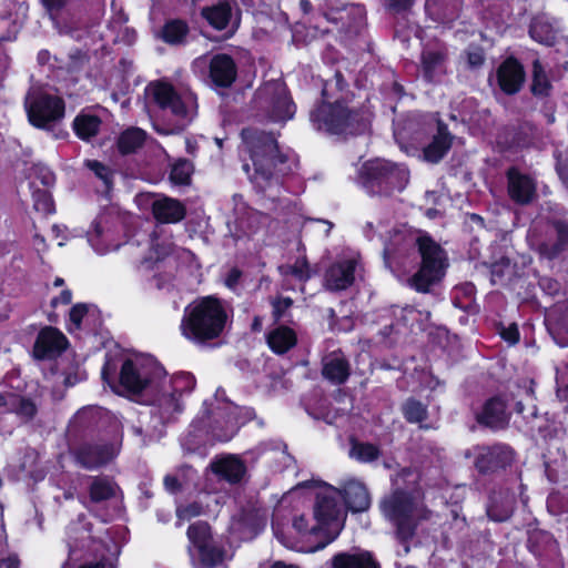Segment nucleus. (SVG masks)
<instances>
[{"label":"nucleus","instance_id":"1","mask_svg":"<svg viewBox=\"0 0 568 568\" xmlns=\"http://www.w3.org/2000/svg\"><path fill=\"white\" fill-rule=\"evenodd\" d=\"M305 488L315 489L312 515H295L287 534L280 530L276 524H273V529L288 547L300 551L315 552L324 549L338 537L345 524L346 510L338 503L342 493L321 481L297 485L283 496L281 503H290Z\"/></svg>","mask_w":568,"mask_h":568},{"label":"nucleus","instance_id":"2","mask_svg":"<svg viewBox=\"0 0 568 568\" xmlns=\"http://www.w3.org/2000/svg\"><path fill=\"white\" fill-rule=\"evenodd\" d=\"M354 97L343 72L336 70L323 81L321 97L310 111L314 130L341 140L364 134L371 125V114L363 106H351Z\"/></svg>","mask_w":568,"mask_h":568},{"label":"nucleus","instance_id":"3","mask_svg":"<svg viewBox=\"0 0 568 568\" xmlns=\"http://www.w3.org/2000/svg\"><path fill=\"white\" fill-rule=\"evenodd\" d=\"M241 138L242 152L251 161L243 163V170L257 192H265L290 173L288 156L273 132L248 126L242 129Z\"/></svg>","mask_w":568,"mask_h":568},{"label":"nucleus","instance_id":"4","mask_svg":"<svg viewBox=\"0 0 568 568\" xmlns=\"http://www.w3.org/2000/svg\"><path fill=\"white\" fill-rule=\"evenodd\" d=\"M229 314L224 302L215 295L195 298L184 310L183 335L199 344L220 338L227 325Z\"/></svg>","mask_w":568,"mask_h":568},{"label":"nucleus","instance_id":"5","mask_svg":"<svg viewBox=\"0 0 568 568\" xmlns=\"http://www.w3.org/2000/svg\"><path fill=\"white\" fill-rule=\"evenodd\" d=\"M419 476L416 471L404 469L394 480L396 490L381 504L384 516L397 527V534L406 539L412 536L416 523L423 517L420 494L414 490H403L402 484L414 485Z\"/></svg>","mask_w":568,"mask_h":568},{"label":"nucleus","instance_id":"6","mask_svg":"<svg viewBox=\"0 0 568 568\" xmlns=\"http://www.w3.org/2000/svg\"><path fill=\"white\" fill-rule=\"evenodd\" d=\"M415 244L420 263L408 284L418 293H429L446 275L447 253L428 233L417 236Z\"/></svg>","mask_w":568,"mask_h":568},{"label":"nucleus","instance_id":"7","mask_svg":"<svg viewBox=\"0 0 568 568\" xmlns=\"http://www.w3.org/2000/svg\"><path fill=\"white\" fill-rule=\"evenodd\" d=\"M358 180L369 195L389 196L402 192L409 180V172L402 165L375 159L364 162L358 171Z\"/></svg>","mask_w":568,"mask_h":568},{"label":"nucleus","instance_id":"8","mask_svg":"<svg viewBox=\"0 0 568 568\" xmlns=\"http://www.w3.org/2000/svg\"><path fill=\"white\" fill-rule=\"evenodd\" d=\"M258 111L273 123H286L296 113V104L282 79L266 81L255 93Z\"/></svg>","mask_w":568,"mask_h":568},{"label":"nucleus","instance_id":"9","mask_svg":"<svg viewBox=\"0 0 568 568\" xmlns=\"http://www.w3.org/2000/svg\"><path fill=\"white\" fill-rule=\"evenodd\" d=\"M189 552L192 560L202 567H212L222 560V551L211 536L210 527L196 523L187 530Z\"/></svg>","mask_w":568,"mask_h":568},{"label":"nucleus","instance_id":"10","mask_svg":"<svg viewBox=\"0 0 568 568\" xmlns=\"http://www.w3.org/2000/svg\"><path fill=\"white\" fill-rule=\"evenodd\" d=\"M162 367L152 361L128 359L120 373V383L126 390H143L156 387V379L163 376Z\"/></svg>","mask_w":568,"mask_h":568},{"label":"nucleus","instance_id":"11","mask_svg":"<svg viewBox=\"0 0 568 568\" xmlns=\"http://www.w3.org/2000/svg\"><path fill=\"white\" fill-rule=\"evenodd\" d=\"M29 121L38 128H47L64 115V104L61 99L42 91H32L26 101Z\"/></svg>","mask_w":568,"mask_h":568},{"label":"nucleus","instance_id":"12","mask_svg":"<svg viewBox=\"0 0 568 568\" xmlns=\"http://www.w3.org/2000/svg\"><path fill=\"white\" fill-rule=\"evenodd\" d=\"M471 458L474 466L480 473H493L509 466L514 460V452L505 445L475 446L465 454Z\"/></svg>","mask_w":568,"mask_h":568},{"label":"nucleus","instance_id":"13","mask_svg":"<svg viewBox=\"0 0 568 568\" xmlns=\"http://www.w3.org/2000/svg\"><path fill=\"white\" fill-rule=\"evenodd\" d=\"M113 432L122 439V425L113 422ZM121 440L118 444L83 445L77 453L78 463L87 469H95L110 463L120 452Z\"/></svg>","mask_w":568,"mask_h":568},{"label":"nucleus","instance_id":"14","mask_svg":"<svg viewBox=\"0 0 568 568\" xmlns=\"http://www.w3.org/2000/svg\"><path fill=\"white\" fill-rule=\"evenodd\" d=\"M496 80L500 91L507 95L517 94L526 81L523 63L514 55L501 61L496 70Z\"/></svg>","mask_w":568,"mask_h":568},{"label":"nucleus","instance_id":"15","mask_svg":"<svg viewBox=\"0 0 568 568\" xmlns=\"http://www.w3.org/2000/svg\"><path fill=\"white\" fill-rule=\"evenodd\" d=\"M507 192L513 202L519 205L529 204L536 195V183L528 174L521 173L517 166L506 171Z\"/></svg>","mask_w":568,"mask_h":568},{"label":"nucleus","instance_id":"16","mask_svg":"<svg viewBox=\"0 0 568 568\" xmlns=\"http://www.w3.org/2000/svg\"><path fill=\"white\" fill-rule=\"evenodd\" d=\"M357 262L344 258L331 264L324 274V286L331 292L347 290L355 282Z\"/></svg>","mask_w":568,"mask_h":568},{"label":"nucleus","instance_id":"17","mask_svg":"<svg viewBox=\"0 0 568 568\" xmlns=\"http://www.w3.org/2000/svg\"><path fill=\"white\" fill-rule=\"evenodd\" d=\"M236 77L237 65L230 54L216 53L211 58L209 78L215 87L227 89L235 82Z\"/></svg>","mask_w":568,"mask_h":568},{"label":"nucleus","instance_id":"18","mask_svg":"<svg viewBox=\"0 0 568 568\" xmlns=\"http://www.w3.org/2000/svg\"><path fill=\"white\" fill-rule=\"evenodd\" d=\"M67 346L68 339L60 331L54 327H45L37 337L33 355L38 359H43L61 353Z\"/></svg>","mask_w":568,"mask_h":568},{"label":"nucleus","instance_id":"19","mask_svg":"<svg viewBox=\"0 0 568 568\" xmlns=\"http://www.w3.org/2000/svg\"><path fill=\"white\" fill-rule=\"evenodd\" d=\"M454 135L449 132L448 125L437 121V130L430 142L423 149L424 159L429 163L440 162L453 145Z\"/></svg>","mask_w":568,"mask_h":568},{"label":"nucleus","instance_id":"20","mask_svg":"<svg viewBox=\"0 0 568 568\" xmlns=\"http://www.w3.org/2000/svg\"><path fill=\"white\" fill-rule=\"evenodd\" d=\"M351 365L342 353H332L322 361V376L332 385L339 386L348 379Z\"/></svg>","mask_w":568,"mask_h":568},{"label":"nucleus","instance_id":"21","mask_svg":"<svg viewBox=\"0 0 568 568\" xmlns=\"http://www.w3.org/2000/svg\"><path fill=\"white\" fill-rule=\"evenodd\" d=\"M448 51L446 48L437 50H423L420 53V67L423 78L426 82H434L437 75L446 73Z\"/></svg>","mask_w":568,"mask_h":568},{"label":"nucleus","instance_id":"22","mask_svg":"<svg viewBox=\"0 0 568 568\" xmlns=\"http://www.w3.org/2000/svg\"><path fill=\"white\" fill-rule=\"evenodd\" d=\"M297 334L286 324H281L266 334V344L276 355H284L297 345Z\"/></svg>","mask_w":568,"mask_h":568},{"label":"nucleus","instance_id":"23","mask_svg":"<svg viewBox=\"0 0 568 568\" xmlns=\"http://www.w3.org/2000/svg\"><path fill=\"white\" fill-rule=\"evenodd\" d=\"M212 471L229 483L240 481L245 474V465L234 455H223L216 457L211 463Z\"/></svg>","mask_w":568,"mask_h":568},{"label":"nucleus","instance_id":"24","mask_svg":"<svg viewBox=\"0 0 568 568\" xmlns=\"http://www.w3.org/2000/svg\"><path fill=\"white\" fill-rule=\"evenodd\" d=\"M550 225L556 232V240L554 242H542L539 251L547 258L555 260L568 251V222L555 219L550 221Z\"/></svg>","mask_w":568,"mask_h":568},{"label":"nucleus","instance_id":"25","mask_svg":"<svg viewBox=\"0 0 568 568\" xmlns=\"http://www.w3.org/2000/svg\"><path fill=\"white\" fill-rule=\"evenodd\" d=\"M235 0H222L212 8H206L201 18L214 30H226L233 20Z\"/></svg>","mask_w":568,"mask_h":568},{"label":"nucleus","instance_id":"26","mask_svg":"<svg viewBox=\"0 0 568 568\" xmlns=\"http://www.w3.org/2000/svg\"><path fill=\"white\" fill-rule=\"evenodd\" d=\"M509 414L504 399L496 396L488 400L478 414V422L493 428L503 427L508 422Z\"/></svg>","mask_w":568,"mask_h":568},{"label":"nucleus","instance_id":"27","mask_svg":"<svg viewBox=\"0 0 568 568\" xmlns=\"http://www.w3.org/2000/svg\"><path fill=\"white\" fill-rule=\"evenodd\" d=\"M345 504L352 511H364L371 505V496L363 483L349 479L344 485Z\"/></svg>","mask_w":568,"mask_h":568},{"label":"nucleus","instance_id":"28","mask_svg":"<svg viewBox=\"0 0 568 568\" xmlns=\"http://www.w3.org/2000/svg\"><path fill=\"white\" fill-rule=\"evenodd\" d=\"M554 85L539 59H535L531 64L530 92L537 99L549 98Z\"/></svg>","mask_w":568,"mask_h":568},{"label":"nucleus","instance_id":"29","mask_svg":"<svg viewBox=\"0 0 568 568\" xmlns=\"http://www.w3.org/2000/svg\"><path fill=\"white\" fill-rule=\"evenodd\" d=\"M146 93L161 109H170L173 113L176 112V94L172 84L165 81L152 82L148 85Z\"/></svg>","mask_w":568,"mask_h":568},{"label":"nucleus","instance_id":"30","mask_svg":"<svg viewBox=\"0 0 568 568\" xmlns=\"http://www.w3.org/2000/svg\"><path fill=\"white\" fill-rule=\"evenodd\" d=\"M528 33L534 41L548 47H552L557 40L556 30L545 17L532 18Z\"/></svg>","mask_w":568,"mask_h":568},{"label":"nucleus","instance_id":"31","mask_svg":"<svg viewBox=\"0 0 568 568\" xmlns=\"http://www.w3.org/2000/svg\"><path fill=\"white\" fill-rule=\"evenodd\" d=\"M324 18L327 21H332L336 26H338V22H341L342 26L337 27V31L339 33H344L348 38L359 34L365 20L364 14L361 13L356 17H351L349 12L341 13L338 18L334 19H331L327 13H324Z\"/></svg>","mask_w":568,"mask_h":568},{"label":"nucleus","instance_id":"32","mask_svg":"<svg viewBox=\"0 0 568 568\" xmlns=\"http://www.w3.org/2000/svg\"><path fill=\"white\" fill-rule=\"evenodd\" d=\"M334 568H377L368 552L338 554L333 560Z\"/></svg>","mask_w":568,"mask_h":568},{"label":"nucleus","instance_id":"33","mask_svg":"<svg viewBox=\"0 0 568 568\" xmlns=\"http://www.w3.org/2000/svg\"><path fill=\"white\" fill-rule=\"evenodd\" d=\"M294 301L290 296H276L271 301L272 318L274 324L293 323V315L291 308Z\"/></svg>","mask_w":568,"mask_h":568},{"label":"nucleus","instance_id":"34","mask_svg":"<svg viewBox=\"0 0 568 568\" xmlns=\"http://www.w3.org/2000/svg\"><path fill=\"white\" fill-rule=\"evenodd\" d=\"M116 485L104 477H95L90 485V498L93 503H101L115 495Z\"/></svg>","mask_w":568,"mask_h":568},{"label":"nucleus","instance_id":"35","mask_svg":"<svg viewBox=\"0 0 568 568\" xmlns=\"http://www.w3.org/2000/svg\"><path fill=\"white\" fill-rule=\"evenodd\" d=\"M153 215L161 223H174L178 219V205L169 199H160L154 201Z\"/></svg>","mask_w":568,"mask_h":568},{"label":"nucleus","instance_id":"36","mask_svg":"<svg viewBox=\"0 0 568 568\" xmlns=\"http://www.w3.org/2000/svg\"><path fill=\"white\" fill-rule=\"evenodd\" d=\"M77 135L88 140L95 135L100 128V120L94 115H79L73 123Z\"/></svg>","mask_w":568,"mask_h":568},{"label":"nucleus","instance_id":"37","mask_svg":"<svg viewBox=\"0 0 568 568\" xmlns=\"http://www.w3.org/2000/svg\"><path fill=\"white\" fill-rule=\"evenodd\" d=\"M145 134L142 130L133 128L129 129L119 138V149L122 153L135 151L144 142Z\"/></svg>","mask_w":568,"mask_h":568},{"label":"nucleus","instance_id":"38","mask_svg":"<svg viewBox=\"0 0 568 568\" xmlns=\"http://www.w3.org/2000/svg\"><path fill=\"white\" fill-rule=\"evenodd\" d=\"M462 57L465 59L467 69L479 70L486 62V53L481 45L470 43L464 51Z\"/></svg>","mask_w":568,"mask_h":568},{"label":"nucleus","instance_id":"39","mask_svg":"<svg viewBox=\"0 0 568 568\" xmlns=\"http://www.w3.org/2000/svg\"><path fill=\"white\" fill-rule=\"evenodd\" d=\"M425 10L434 21L439 23L452 22L458 16L454 8H446L445 10L440 11V4L436 0L427 1L425 4Z\"/></svg>","mask_w":568,"mask_h":568},{"label":"nucleus","instance_id":"40","mask_svg":"<svg viewBox=\"0 0 568 568\" xmlns=\"http://www.w3.org/2000/svg\"><path fill=\"white\" fill-rule=\"evenodd\" d=\"M349 455L358 462L368 463L378 457V448L372 444L354 443Z\"/></svg>","mask_w":568,"mask_h":568},{"label":"nucleus","instance_id":"41","mask_svg":"<svg viewBox=\"0 0 568 568\" xmlns=\"http://www.w3.org/2000/svg\"><path fill=\"white\" fill-rule=\"evenodd\" d=\"M10 405L14 406L16 412L24 417L31 418L36 414L34 403L20 398L17 394L10 395Z\"/></svg>","mask_w":568,"mask_h":568},{"label":"nucleus","instance_id":"42","mask_svg":"<svg viewBox=\"0 0 568 568\" xmlns=\"http://www.w3.org/2000/svg\"><path fill=\"white\" fill-rule=\"evenodd\" d=\"M404 414L409 422H422L426 417V407L422 403L408 400L404 406Z\"/></svg>","mask_w":568,"mask_h":568},{"label":"nucleus","instance_id":"43","mask_svg":"<svg viewBox=\"0 0 568 568\" xmlns=\"http://www.w3.org/2000/svg\"><path fill=\"white\" fill-rule=\"evenodd\" d=\"M510 268L509 258L503 257L490 266V276L494 284H503L505 281L506 272Z\"/></svg>","mask_w":568,"mask_h":568},{"label":"nucleus","instance_id":"44","mask_svg":"<svg viewBox=\"0 0 568 568\" xmlns=\"http://www.w3.org/2000/svg\"><path fill=\"white\" fill-rule=\"evenodd\" d=\"M156 38L169 44H175L178 41V22L170 20L161 30L156 32Z\"/></svg>","mask_w":568,"mask_h":568},{"label":"nucleus","instance_id":"45","mask_svg":"<svg viewBox=\"0 0 568 568\" xmlns=\"http://www.w3.org/2000/svg\"><path fill=\"white\" fill-rule=\"evenodd\" d=\"M499 335L501 339L510 345H516L520 339L519 328L516 323H511L508 326H501L499 329Z\"/></svg>","mask_w":568,"mask_h":568},{"label":"nucleus","instance_id":"46","mask_svg":"<svg viewBox=\"0 0 568 568\" xmlns=\"http://www.w3.org/2000/svg\"><path fill=\"white\" fill-rule=\"evenodd\" d=\"M291 274L301 282H306L311 278L308 262L304 260H297L291 267Z\"/></svg>","mask_w":568,"mask_h":568},{"label":"nucleus","instance_id":"47","mask_svg":"<svg viewBox=\"0 0 568 568\" xmlns=\"http://www.w3.org/2000/svg\"><path fill=\"white\" fill-rule=\"evenodd\" d=\"M34 209L42 213L52 212V201L45 191H37L33 194Z\"/></svg>","mask_w":568,"mask_h":568},{"label":"nucleus","instance_id":"48","mask_svg":"<svg viewBox=\"0 0 568 568\" xmlns=\"http://www.w3.org/2000/svg\"><path fill=\"white\" fill-rule=\"evenodd\" d=\"M194 173V164L187 159L180 158V186L191 184V176Z\"/></svg>","mask_w":568,"mask_h":568},{"label":"nucleus","instance_id":"49","mask_svg":"<svg viewBox=\"0 0 568 568\" xmlns=\"http://www.w3.org/2000/svg\"><path fill=\"white\" fill-rule=\"evenodd\" d=\"M88 312V307L84 304H77L74 305L70 311V324L73 327H69V331L72 332L73 329H79L82 318Z\"/></svg>","mask_w":568,"mask_h":568},{"label":"nucleus","instance_id":"50","mask_svg":"<svg viewBox=\"0 0 568 568\" xmlns=\"http://www.w3.org/2000/svg\"><path fill=\"white\" fill-rule=\"evenodd\" d=\"M87 168H89L91 171L95 173L98 178L103 180L105 183H109L110 179V171L108 168H105L102 163L94 161V160H88L85 162Z\"/></svg>","mask_w":568,"mask_h":568},{"label":"nucleus","instance_id":"51","mask_svg":"<svg viewBox=\"0 0 568 568\" xmlns=\"http://www.w3.org/2000/svg\"><path fill=\"white\" fill-rule=\"evenodd\" d=\"M453 305L459 310L465 311L466 313H477L478 312V305L476 303H473L471 301H466L463 296L454 294L453 296Z\"/></svg>","mask_w":568,"mask_h":568},{"label":"nucleus","instance_id":"52","mask_svg":"<svg viewBox=\"0 0 568 568\" xmlns=\"http://www.w3.org/2000/svg\"><path fill=\"white\" fill-rule=\"evenodd\" d=\"M196 379L193 374L180 371V390H193Z\"/></svg>","mask_w":568,"mask_h":568},{"label":"nucleus","instance_id":"53","mask_svg":"<svg viewBox=\"0 0 568 568\" xmlns=\"http://www.w3.org/2000/svg\"><path fill=\"white\" fill-rule=\"evenodd\" d=\"M242 275L243 273L239 267H232L226 274L225 286L234 290L239 285Z\"/></svg>","mask_w":568,"mask_h":568},{"label":"nucleus","instance_id":"54","mask_svg":"<svg viewBox=\"0 0 568 568\" xmlns=\"http://www.w3.org/2000/svg\"><path fill=\"white\" fill-rule=\"evenodd\" d=\"M475 285L471 283H466L459 287L455 288V294L463 296L466 301H471L475 303Z\"/></svg>","mask_w":568,"mask_h":568},{"label":"nucleus","instance_id":"55","mask_svg":"<svg viewBox=\"0 0 568 568\" xmlns=\"http://www.w3.org/2000/svg\"><path fill=\"white\" fill-rule=\"evenodd\" d=\"M556 324L559 331L568 334V303L560 307Z\"/></svg>","mask_w":568,"mask_h":568},{"label":"nucleus","instance_id":"56","mask_svg":"<svg viewBox=\"0 0 568 568\" xmlns=\"http://www.w3.org/2000/svg\"><path fill=\"white\" fill-rule=\"evenodd\" d=\"M390 10L400 13L410 9L414 0H386Z\"/></svg>","mask_w":568,"mask_h":568},{"label":"nucleus","instance_id":"57","mask_svg":"<svg viewBox=\"0 0 568 568\" xmlns=\"http://www.w3.org/2000/svg\"><path fill=\"white\" fill-rule=\"evenodd\" d=\"M36 173L38 174L43 185H51L54 181L53 173L44 166L36 168Z\"/></svg>","mask_w":568,"mask_h":568},{"label":"nucleus","instance_id":"58","mask_svg":"<svg viewBox=\"0 0 568 568\" xmlns=\"http://www.w3.org/2000/svg\"><path fill=\"white\" fill-rule=\"evenodd\" d=\"M185 150H186V153L190 154L191 156H193V158L196 156V152L199 150V144H197V141L195 138H192V136L185 138Z\"/></svg>","mask_w":568,"mask_h":568},{"label":"nucleus","instance_id":"59","mask_svg":"<svg viewBox=\"0 0 568 568\" xmlns=\"http://www.w3.org/2000/svg\"><path fill=\"white\" fill-rule=\"evenodd\" d=\"M18 566L19 560L16 556H9L0 560V568H18Z\"/></svg>","mask_w":568,"mask_h":568},{"label":"nucleus","instance_id":"60","mask_svg":"<svg viewBox=\"0 0 568 568\" xmlns=\"http://www.w3.org/2000/svg\"><path fill=\"white\" fill-rule=\"evenodd\" d=\"M72 294L70 291H63L61 292L59 297H55L52 301V304L55 306L57 304H69L71 302Z\"/></svg>","mask_w":568,"mask_h":568},{"label":"nucleus","instance_id":"61","mask_svg":"<svg viewBox=\"0 0 568 568\" xmlns=\"http://www.w3.org/2000/svg\"><path fill=\"white\" fill-rule=\"evenodd\" d=\"M68 0H43L49 10H58L67 3Z\"/></svg>","mask_w":568,"mask_h":568},{"label":"nucleus","instance_id":"62","mask_svg":"<svg viewBox=\"0 0 568 568\" xmlns=\"http://www.w3.org/2000/svg\"><path fill=\"white\" fill-rule=\"evenodd\" d=\"M164 485L169 491L174 493L178 487V479L169 475L164 478Z\"/></svg>","mask_w":568,"mask_h":568},{"label":"nucleus","instance_id":"63","mask_svg":"<svg viewBox=\"0 0 568 568\" xmlns=\"http://www.w3.org/2000/svg\"><path fill=\"white\" fill-rule=\"evenodd\" d=\"M298 6L304 14H308L313 9V6L310 0H300Z\"/></svg>","mask_w":568,"mask_h":568},{"label":"nucleus","instance_id":"64","mask_svg":"<svg viewBox=\"0 0 568 568\" xmlns=\"http://www.w3.org/2000/svg\"><path fill=\"white\" fill-rule=\"evenodd\" d=\"M187 33H189L187 22L182 20V19H180V43L187 36Z\"/></svg>","mask_w":568,"mask_h":568}]
</instances>
